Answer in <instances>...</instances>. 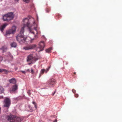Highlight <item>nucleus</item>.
<instances>
[{"mask_svg":"<svg viewBox=\"0 0 122 122\" xmlns=\"http://www.w3.org/2000/svg\"><path fill=\"white\" fill-rule=\"evenodd\" d=\"M23 21L24 23V26L21 28L20 33L16 36L17 40L20 44H22L26 42L27 37L24 36L23 34L24 28L26 26H27L29 30L30 33H32L33 34L34 33L32 31V29L30 27H29L30 23L28 21V19L27 18H25L23 20ZM34 36H35L34 35Z\"/></svg>","mask_w":122,"mask_h":122,"instance_id":"nucleus-1","label":"nucleus"},{"mask_svg":"<svg viewBox=\"0 0 122 122\" xmlns=\"http://www.w3.org/2000/svg\"><path fill=\"white\" fill-rule=\"evenodd\" d=\"M7 119L10 122H21L23 119L20 117L10 115L7 117Z\"/></svg>","mask_w":122,"mask_h":122,"instance_id":"nucleus-2","label":"nucleus"},{"mask_svg":"<svg viewBox=\"0 0 122 122\" xmlns=\"http://www.w3.org/2000/svg\"><path fill=\"white\" fill-rule=\"evenodd\" d=\"M14 17L13 13L10 12L4 15L3 17V19L4 21H9L12 20Z\"/></svg>","mask_w":122,"mask_h":122,"instance_id":"nucleus-3","label":"nucleus"},{"mask_svg":"<svg viewBox=\"0 0 122 122\" xmlns=\"http://www.w3.org/2000/svg\"><path fill=\"white\" fill-rule=\"evenodd\" d=\"M11 104L10 100L9 98L6 97L4 100V107H6L8 108Z\"/></svg>","mask_w":122,"mask_h":122,"instance_id":"nucleus-4","label":"nucleus"},{"mask_svg":"<svg viewBox=\"0 0 122 122\" xmlns=\"http://www.w3.org/2000/svg\"><path fill=\"white\" fill-rule=\"evenodd\" d=\"M16 27L15 26H13L12 28L6 31V35L10 34L13 33L15 32L16 30Z\"/></svg>","mask_w":122,"mask_h":122,"instance_id":"nucleus-5","label":"nucleus"},{"mask_svg":"<svg viewBox=\"0 0 122 122\" xmlns=\"http://www.w3.org/2000/svg\"><path fill=\"white\" fill-rule=\"evenodd\" d=\"M36 45H29L27 46L23 47V49L25 50H28L31 49H32L35 47Z\"/></svg>","mask_w":122,"mask_h":122,"instance_id":"nucleus-6","label":"nucleus"},{"mask_svg":"<svg viewBox=\"0 0 122 122\" xmlns=\"http://www.w3.org/2000/svg\"><path fill=\"white\" fill-rule=\"evenodd\" d=\"M27 61H35V59L34 58L33 55L32 54L30 55L27 57Z\"/></svg>","mask_w":122,"mask_h":122,"instance_id":"nucleus-7","label":"nucleus"},{"mask_svg":"<svg viewBox=\"0 0 122 122\" xmlns=\"http://www.w3.org/2000/svg\"><path fill=\"white\" fill-rule=\"evenodd\" d=\"M56 83L55 80L53 79L50 80L48 81V83L49 85L51 86H53Z\"/></svg>","mask_w":122,"mask_h":122,"instance_id":"nucleus-8","label":"nucleus"},{"mask_svg":"<svg viewBox=\"0 0 122 122\" xmlns=\"http://www.w3.org/2000/svg\"><path fill=\"white\" fill-rule=\"evenodd\" d=\"M39 46L42 49H44V48L45 46V44L44 41H41L39 44Z\"/></svg>","mask_w":122,"mask_h":122,"instance_id":"nucleus-9","label":"nucleus"},{"mask_svg":"<svg viewBox=\"0 0 122 122\" xmlns=\"http://www.w3.org/2000/svg\"><path fill=\"white\" fill-rule=\"evenodd\" d=\"M33 25L34 26V29L36 31V33H37V30H38V28L37 27V25L35 23V22L34 21Z\"/></svg>","mask_w":122,"mask_h":122,"instance_id":"nucleus-10","label":"nucleus"},{"mask_svg":"<svg viewBox=\"0 0 122 122\" xmlns=\"http://www.w3.org/2000/svg\"><path fill=\"white\" fill-rule=\"evenodd\" d=\"M18 89V86L17 85H15L12 86V89L11 90H10V92L11 91L14 92L16 91Z\"/></svg>","mask_w":122,"mask_h":122,"instance_id":"nucleus-11","label":"nucleus"},{"mask_svg":"<svg viewBox=\"0 0 122 122\" xmlns=\"http://www.w3.org/2000/svg\"><path fill=\"white\" fill-rule=\"evenodd\" d=\"M9 82L10 83L15 84L16 82V81L15 78H13L10 80Z\"/></svg>","mask_w":122,"mask_h":122,"instance_id":"nucleus-12","label":"nucleus"},{"mask_svg":"<svg viewBox=\"0 0 122 122\" xmlns=\"http://www.w3.org/2000/svg\"><path fill=\"white\" fill-rule=\"evenodd\" d=\"M8 25V24L5 23L4 25H2L0 27V30L1 31H2L4 29L5 27Z\"/></svg>","mask_w":122,"mask_h":122,"instance_id":"nucleus-13","label":"nucleus"},{"mask_svg":"<svg viewBox=\"0 0 122 122\" xmlns=\"http://www.w3.org/2000/svg\"><path fill=\"white\" fill-rule=\"evenodd\" d=\"M11 46L15 47H16L17 45L16 43L15 42H13L11 44Z\"/></svg>","mask_w":122,"mask_h":122,"instance_id":"nucleus-14","label":"nucleus"},{"mask_svg":"<svg viewBox=\"0 0 122 122\" xmlns=\"http://www.w3.org/2000/svg\"><path fill=\"white\" fill-rule=\"evenodd\" d=\"M43 50V49L41 48L39 46L36 49V51L38 52H39Z\"/></svg>","mask_w":122,"mask_h":122,"instance_id":"nucleus-15","label":"nucleus"},{"mask_svg":"<svg viewBox=\"0 0 122 122\" xmlns=\"http://www.w3.org/2000/svg\"><path fill=\"white\" fill-rule=\"evenodd\" d=\"M4 91L3 88L1 86H0V93H3L4 92Z\"/></svg>","mask_w":122,"mask_h":122,"instance_id":"nucleus-16","label":"nucleus"},{"mask_svg":"<svg viewBox=\"0 0 122 122\" xmlns=\"http://www.w3.org/2000/svg\"><path fill=\"white\" fill-rule=\"evenodd\" d=\"M52 50V48L51 47H50L48 49L46 50V52L48 53H50L51 52V50Z\"/></svg>","mask_w":122,"mask_h":122,"instance_id":"nucleus-17","label":"nucleus"},{"mask_svg":"<svg viewBox=\"0 0 122 122\" xmlns=\"http://www.w3.org/2000/svg\"><path fill=\"white\" fill-rule=\"evenodd\" d=\"M6 49L7 48L3 46L1 48H0V49L2 50L3 51H5Z\"/></svg>","mask_w":122,"mask_h":122,"instance_id":"nucleus-18","label":"nucleus"},{"mask_svg":"<svg viewBox=\"0 0 122 122\" xmlns=\"http://www.w3.org/2000/svg\"><path fill=\"white\" fill-rule=\"evenodd\" d=\"M45 71V70L44 69H42L41 70V73L43 74Z\"/></svg>","mask_w":122,"mask_h":122,"instance_id":"nucleus-19","label":"nucleus"},{"mask_svg":"<svg viewBox=\"0 0 122 122\" xmlns=\"http://www.w3.org/2000/svg\"><path fill=\"white\" fill-rule=\"evenodd\" d=\"M1 72L4 71H5V72H8L7 71V70H6V69H1Z\"/></svg>","mask_w":122,"mask_h":122,"instance_id":"nucleus-20","label":"nucleus"},{"mask_svg":"<svg viewBox=\"0 0 122 122\" xmlns=\"http://www.w3.org/2000/svg\"><path fill=\"white\" fill-rule=\"evenodd\" d=\"M50 68V67L49 66L46 70H45V72L46 73H47L48 71L49 70Z\"/></svg>","mask_w":122,"mask_h":122,"instance_id":"nucleus-21","label":"nucleus"},{"mask_svg":"<svg viewBox=\"0 0 122 122\" xmlns=\"http://www.w3.org/2000/svg\"><path fill=\"white\" fill-rule=\"evenodd\" d=\"M27 93L29 95V96H30V95L31 94L30 92V90H28L27 92Z\"/></svg>","mask_w":122,"mask_h":122,"instance_id":"nucleus-22","label":"nucleus"},{"mask_svg":"<svg viewBox=\"0 0 122 122\" xmlns=\"http://www.w3.org/2000/svg\"><path fill=\"white\" fill-rule=\"evenodd\" d=\"M20 71L21 72L23 73L24 74H25L26 72V71Z\"/></svg>","mask_w":122,"mask_h":122,"instance_id":"nucleus-23","label":"nucleus"},{"mask_svg":"<svg viewBox=\"0 0 122 122\" xmlns=\"http://www.w3.org/2000/svg\"><path fill=\"white\" fill-rule=\"evenodd\" d=\"M9 56H10V57L12 58V59L13 58V57L12 55H11V54H9Z\"/></svg>","mask_w":122,"mask_h":122,"instance_id":"nucleus-24","label":"nucleus"},{"mask_svg":"<svg viewBox=\"0 0 122 122\" xmlns=\"http://www.w3.org/2000/svg\"><path fill=\"white\" fill-rule=\"evenodd\" d=\"M24 2L26 3H27L28 2L29 0H23Z\"/></svg>","mask_w":122,"mask_h":122,"instance_id":"nucleus-25","label":"nucleus"},{"mask_svg":"<svg viewBox=\"0 0 122 122\" xmlns=\"http://www.w3.org/2000/svg\"><path fill=\"white\" fill-rule=\"evenodd\" d=\"M31 73L32 74L34 73V71L33 70V69H31Z\"/></svg>","mask_w":122,"mask_h":122,"instance_id":"nucleus-26","label":"nucleus"},{"mask_svg":"<svg viewBox=\"0 0 122 122\" xmlns=\"http://www.w3.org/2000/svg\"><path fill=\"white\" fill-rule=\"evenodd\" d=\"M75 97H77L78 96V95L77 94H75Z\"/></svg>","mask_w":122,"mask_h":122,"instance_id":"nucleus-27","label":"nucleus"},{"mask_svg":"<svg viewBox=\"0 0 122 122\" xmlns=\"http://www.w3.org/2000/svg\"><path fill=\"white\" fill-rule=\"evenodd\" d=\"M72 92L73 93H75L76 92V91L75 90L73 89L72 90Z\"/></svg>","mask_w":122,"mask_h":122,"instance_id":"nucleus-28","label":"nucleus"},{"mask_svg":"<svg viewBox=\"0 0 122 122\" xmlns=\"http://www.w3.org/2000/svg\"><path fill=\"white\" fill-rule=\"evenodd\" d=\"M26 72H30V70L29 69H28L26 70Z\"/></svg>","mask_w":122,"mask_h":122,"instance_id":"nucleus-29","label":"nucleus"},{"mask_svg":"<svg viewBox=\"0 0 122 122\" xmlns=\"http://www.w3.org/2000/svg\"><path fill=\"white\" fill-rule=\"evenodd\" d=\"M34 105H35V107L36 109L37 108V106L36 104H35Z\"/></svg>","mask_w":122,"mask_h":122,"instance_id":"nucleus-30","label":"nucleus"},{"mask_svg":"<svg viewBox=\"0 0 122 122\" xmlns=\"http://www.w3.org/2000/svg\"><path fill=\"white\" fill-rule=\"evenodd\" d=\"M32 103L34 105L36 104L35 102H33Z\"/></svg>","mask_w":122,"mask_h":122,"instance_id":"nucleus-31","label":"nucleus"},{"mask_svg":"<svg viewBox=\"0 0 122 122\" xmlns=\"http://www.w3.org/2000/svg\"><path fill=\"white\" fill-rule=\"evenodd\" d=\"M55 92H54L53 93H52V95L53 96L54 95V94H55Z\"/></svg>","mask_w":122,"mask_h":122,"instance_id":"nucleus-32","label":"nucleus"},{"mask_svg":"<svg viewBox=\"0 0 122 122\" xmlns=\"http://www.w3.org/2000/svg\"><path fill=\"white\" fill-rule=\"evenodd\" d=\"M57 120H55L54 121V122H56Z\"/></svg>","mask_w":122,"mask_h":122,"instance_id":"nucleus-33","label":"nucleus"},{"mask_svg":"<svg viewBox=\"0 0 122 122\" xmlns=\"http://www.w3.org/2000/svg\"><path fill=\"white\" fill-rule=\"evenodd\" d=\"M32 63H29L28 64H29V65H30V64H31Z\"/></svg>","mask_w":122,"mask_h":122,"instance_id":"nucleus-34","label":"nucleus"},{"mask_svg":"<svg viewBox=\"0 0 122 122\" xmlns=\"http://www.w3.org/2000/svg\"><path fill=\"white\" fill-rule=\"evenodd\" d=\"M74 74L75 75H76V72H74Z\"/></svg>","mask_w":122,"mask_h":122,"instance_id":"nucleus-35","label":"nucleus"},{"mask_svg":"<svg viewBox=\"0 0 122 122\" xmlns=\"http://www.w3.org/2000/svg\"><path fill=\"white\" fill-rule=\"evenodd\" d=\"M18 0H15V1H17V2Z\"/></svg>","mask_w":122,"mask_h":122,"instance_id":"nucleus-36","label":"nucleus"},{"mask_svg":"<svg viewBox=\"0 0 122 122\" xmlns=\"http://www.w3.org/2000/svg\"><path fill=\"white\" fill-rule=\"evenodd\" d=\"M0 72H1V69H0Z\"/></svg>","mask_w":122,"mask_h":122,"instance_id":"nucleus-37","label":"nucleus"},{"mask_svg":"<svg viewBox=\"0 0 122 122\" xmlns=\"http://www.w3.org/2000/svg\"><path fill=\"white\" fill-rule=\"evenodd\" d=\"M34 38H33V39H32V38H31V40H33Z\"/></svg>","mask_w":122,"mask_h":122,"instance_id":"nucleus-38","label":"nucleus"},{"mask_svg":"<svg viewBox=\"0 0 122 122\" xmlns=\"http://www.w3.org/2000/svg\"><path fill=\"white\" fill-rule=\"evenodd\" d=\"M29 108H30V106H29Z\"/></svg>","mask_w":122,"mask_h":122,"instance_id":"nucleus-39","label":"nucleus"}]
</instances>
